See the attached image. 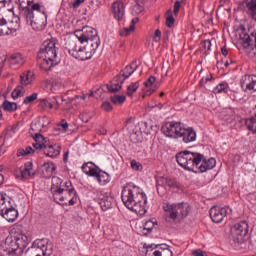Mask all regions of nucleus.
I'll list each match as a JSON object with an SVG mask.
<instances>
[{"label":"nucleus","instance_id":"nucleus-1","mask_svg":"<svg viewBox=\"0 0 256 256\" xmlns=\"http://www.w3.org/2000/svg\"><path fill=\"white\" fill-rule=\"evenodd\" d=\"M176 160L180 167L194 173H206L217 165L215 158L205 159L203 154L190 151H182L176 155Z\"/></svg>","mask_w":256,"mask_h":256},{"label":"nucleus","instance_id":"nucleus-2","mask_svg":"<svg viewBox=\"0 0 256 256\" xmlns=\"http://www.w3.org/2000/svg\"><path fill=\"white\" fill-rule=\"evenodd\" d=\"M20 3V14L26 19V23L31 25L35 31H41L43 25H45V19L47 16L45 12L41 13V5L39 3H33V0H18ZM33 11L41 13V18L35 17Z\"/></svg>","mask_w":256,"mask_h":256},{"label":"nucleus","instance_id":"nucleus-3","mask_svg":"<svg viewBox=\"0 0 256 256\" xmlns=\"http://www.w3.org/2000/svg\"><path fill=\"white\" fill-rule=\"evenodd\" d=\"M57 43L54 40H46L38 52L37 65L42 71H51V68L57 63Z\"/></svg>","mask_w":256,"mask_h":256},{"label":"nucleus","instance_id":"nucleus-4","mask_svg":"<svg viewBox=\"0 0 256 256\" xmlns=\"http://www.w3.org/2000/svg\"><path fill=\"white\" fill-rule=\"evenodd\" d=\"M65 49L68 50L69 55L79 61H87L95 55L99 47L93 46V44H86L81 46V42L77 38H67L65 42Z\"/></svg>","mask_w":256,"mask_h":256},{"label":"nucleus","instance_id":"nucleus-5","mask_svg":"<svg viewBox=\"0 0 256 256\" xmlns=\"http://www.w3.org/2000/svg\"><path fill=\"white\" fill-rule=\"evenodd\" d=\"M4 245L12 252L15 256L23 255L25 249L29 245V237L23 233H12L4 242Z\"/></svg>","mask_w":256,"mask_h":256},{"label":"nucleus","instance_id":"nucleus-6","mask_svg":"<svg viewBox=\"0 0 256 256\" xmlns=\"http://www.w3.org/2000/svg\"><path fill=\"white\" fill-rule=\"evenodd\" d=\"M69 39H77L78 43H86V45H92L94 47H99L101 45V39L97 35V30L93 27L85 26L81 30H76L74 36L69 37Z\"/></svg>","mask_w":256,"mask_h":256},{"label":"nucleus","instance_id":"nucleus-7","mask_svg":"<svg viewBox=\"0 0 256 256\" xmlns=\"http://www.w3.org/2000/svg\"><path fill=\"white\" fill-rule=\"evenodd\" d=\"M236 37L245 53L251 58L256 57V35L253 33L249 35L247 30L241 27L236 31Z\"/></svg>","mask_w":256,"mask_h":256},{"label":"nucleus","instance_id":"nucleus-8","mask_svg":"<svg viewBox=\"0 0 256 256\" xmlns=\"http://www.w3.org/2000/svg\"><path fill=\"white\" fill-rule=\"evenodd\" d=\"M163 210L165 211L169 219L175 221L178 217H181V219H185V217H188L189 213H191V205H189V203L187 202L173 204L166 203L163 205Z\"/></svg>","mask_w":256,"mask_h":256},{"label":"nucleus","instance_id":"nucleus-9","mask_svg":"<svg viewBox=\"0 0 256 256\" xmlns=\"http://www.w3.org/2000/svg\"><path fill=\"white\" fill-rule=\"evenodd\" d=\"M138 65L135 62H132L130 65H127L124 69L120 71L118 75L114 77L111 84L107 85L108 91L110 93H117L123 87L126 79H129L131 75L138 69Z\"/></svg>","mask_w":256,"mask_h":256},{"label":"nucleus","instance_id":"nucleus-10","mask_svg":"<svg viewBox=\"0 0 256 256\" xmlns=\"http://www.w3.org/2000/svg\"><path fill=\"white\" fill-rule=\"evenodd\" d=\"M53 198L59 205L73 206L77 203V191L73 186H67L60 192L55 193Z\"/></svg>","mask_w":256,"mask_h":256},{"label":"nucleus","instance_id":"nucleus-11","mask_svg":"<svg viewBox=\"0 0 256 256\" xmlns=\"http://www.w3.org/2000/svg\"><path fill=\"white\" fill-rule=\"evenodd\" d=\"M81 169L88 177H95L100 185H107L109 183V174L101 171L95 163L85 162Z\"/></svg>","mask_w":256,"mask_h":256},{"label":"nucleus","instance_id":"nucleus-12","mask_svg":"<svg viewBox=\"0 0 256 256\" xmlns=\"http://www.w3.org/2000/svg\"><path fill=\"white\" fill-rule=\"evenodd\" d=\"M141 189L133 184H126L122 190V202L125 207H133L135 199L139 197Z\"/></svg>","mask_w":256,"mask_h":256},{"label":"nucleus","instance_id":"nucleus-13","mask_svg":"<svg viewBox=\"0 0 256 256\" xmlns=\"http://www.w3.org/2000/svg\"><path fill=\"white\" fill-rule=\"evenodd\" d=\"M182 129L183 123L172 121L165 123L162 126L161 131L165 137H169L170 139H179Z\"/></svg>","mask_w":256,"mask_h":256},{"label":"nucleus","instance_id":"nucleus-14","mask_svg":"<svg viewBox=\"0 0 256 256\" xmlns=\"http://www.w3.org/2000/svg\"><path fill=\"white\" fill-rule=\"evenodd\" d=\"M231 231L233 241L235 243H243L245 237H247V233H249V224L245 221L238 222L232 227Z\"/></svg>","mask_w":256,"mask_h":256},{"label":"nucleus","instance_id":"nucleus-15","mask_svg":"<svg viewBox=\"0 0 256 256\" xmlns=\"http://www.w3.org/2000/svg\"><path fill=\"white\" fill-rule=\"evenodd\" d=\"M134 205L132 207H127L130 211H134L136 215H145L147 213V196L145 193L141 192L133 200Z\"/></svg>","mask_w":256,"mask_h":256},{"label":"nucleus","instance_id":"nucleus-16","mask_svg":"<svg viewBox=\"0 0 256 256\" xmlns=\"http://www.w3.org/2000/svg\"><path fill=\"white\" fill-rule=\"evenodd\" d=\"M227 213V207L213 206L210 209V217L213 223H221L227 217Z\"/></svg>","mask_w":256,"mask_h":256},{"label":"nucleus","instance_id":"nucleus-17","mask_svg":"<svg viewBox=\"0 0 256 256\" xmlns=\"http://www.w3.org/2000/svg\"><path fill=\"white\" fill-rule=\"evenodd\" d=\"M243 91H256V76L244 75L240 81Z\"/></svg>","mask_w":256,"mask_h":256},{"label":"nucleus","instance_id":"nucleus-18","mask_svg":"<svg viewBox=\"0 0 256 256\" xmlns=\"http://www.w3.org/2000/svg\"><path fill=\"white\" fill-rule=\"evenodd\" d=\"M20 27L21 22L19 16H13L11 20H6V25L2 26V29H4V31H8V34L6 35H11L12 33L19 31Z\"/></svg>","mask_w":256,"mask_h":256},{"label":"nucleus","instance_id":"nucleus-19","mask_svg":"<svg viewBox=\"0 0 256 256\" xmlns=\"http://www.w3.org/2000/svg\"><path fill=\"white\" fill-rule=\"evenodd\" d=\"M179 139H182L184 143H193V141L197 139V133L193 128H185V126L183 125Z\"/></svg>","mask_w":256,"mask_h":256},{"label":"nucleus","instance_id":"nucleus-20","mask_svg":"<svg viewBox=\"0 0 256 256\" xmlns=\"http://www.w3.org/2000/svg\"><path fill=\"white\" fill-rule=\"evenodd\" d=\"M67 187H71V182H63V179L57 176L52 177L51 192L53 193V196L55 195V193H59L60 191H63Z\"/></svg>","mask_w":256,"mask_h":256},{"label":"nucleus","instance_id":"nucleus-21","mask_svg":"<svg viewBox=\"0 0 256 256\" xmlns=\"http://www.w3.org/2000/svg\"><path fill=\"white\" fill-rule=\"evenodd\" d=\"M98 203L102 211H108V209H111L113 207V197H111L107 193L100 192L98 196Z\"/></svg>","mask_w":256,"mask_h":256},{"label":"nucleus","instance_id":"nucleus-22","mask_svg":"<svg viewBox=\"0 0 256 256\" xmlns=\"http://www.w3.org/2000/svg\"><path fill=\"white\" fill-rule=\"evenodd\" d=\"M112 13L114 15V19L122 21L123 17H125V4L120 0L113 2Z\"/></svg>","mask_w":256,"mask_h":256},{"label":"nucleus","instance_id":"nucleus-23","mask_svg":"<svg viewBox=\"0 0 256 256\" xmlns=\"http://www.w3.org/2000/svg\"><path fill=\"white\" fill-rule=\"evenodd\" d=\"M1 217H3V219H6L8 223H14V221H17V217H19V211H17V209H15V206H13L12 204L3 212Z\"/></svg>","mask_w":256,"mask_h":256},{"label":"nucleus","instance_id":"nucleus-24","mask_svg":"<svg viewBox=\"0 0 256 256\" xmlns=\"http://www.w3.org/2000/svg\"><path fill=\"white\" fill-rule=\"evenodd\" d=\"M41 109H59V101L57 97L43 98L39 102Z\"/></svg>","mask_w":256,"mask_h":256},{"label":"nucleus","instance_id":"nucleus-25","mask_svg":"<svg viewBox=\"0 0 256 256\" xmlns=\"http://www.w3.org/2000/svg\"><path fill=\"white\" fill-rule=\"evenodd\" d=\"M157 187L159 189V187H164L165 189H167V187H169L170 189H177L179 188V185L177 184V182H175L173 179L171 178H167L165 176H160L157 179Z\"/></svg>","mask_w":256,"mask_h":256},{"label":"nucleus","instance_id":"nucleus-26","mask_svg":"<svg viewBox=\"0 0 256 256\" xmlns=\"http://www.w3.org/2000/svg\"><path fill=\"white\" fill-rule=\"evenodd\" d=\"M36 175L35 169H33V162L28 161L24 164V169L21 170V177L24 180L33 179Z\"/></svg>","mask_w":256,"mask_h":256},{"label":"nucleus","instance_id":"nucleus-27","mask_svg":"<svg viewBox=\"0 0 256 256\" xmlns=\"http://www.w3.org/2000/svg\"><path fill=\"white\" fill-rule=\"evenodd\" d=\"M56 169L57 167L53 162L44 163L41 167L43 177H45V179L53 177V173H55Z\"/></svg>","mask_w":256,"mask_h":256},{"label":"nucleus","instance_id":"nucleus-28","mask_svg":"<svg viewBox=\"0 0 256 256\" xmlns=\"http://www.w3.org/2000/svg\"><path fill=\"white\" fill-rule=\"evenodd\" d=\"M34 141V149H47V138H45L43 135L36 133L34 135Z\"/></svg>","mask_w":256,"mask_h":256},{"label":"nucleus","instance_id":"nucleus-29","mask_svg":"<svg viewBox=\"0 0 256 256\" xmlns=\"http://www.w3.org/2000/svg\"><path fill=\"white\" fill-rule=\"evenodd\" d=\"M32 81H35V73L33 71L28 70L20 75L21 85H31Z\"/></svg>","mask_w":256,"mask_h":256},{"label":"nucleus","instance_id":"nucleus-30","mask_svg":"<svg viewBox=\"0 0 256 256\" xmlns=\"http://www.w3.org/2000/svg\"><path fill=\"white\" fill-rule=\"evenodd\" d=\"M246 13L253 21H256V0H248L246 3Z\"/></svg>","mask_w":256,"mask_h":256},{"label":"nucleus","instance_id":"nucleus-31","mask_svg":"<svg viewBox=\"0 0 256 256\" xmlns=\"http://www.w3.org/2000/svg\"><path fill=\"white\" fill-rule=\"evenodd\" d=\"M157 81V78L155 76H150L146 82H144L145 87H149L146 91V95H151L152 93H155V90L157 89V84L155 83Z\"/></svg>","mask_w":256,"mask_h":256},{"label":"nucleus","instance_id":"nucleus-32","mask_svg":"<svg viewBox=\"0 0 256 256\" xmlns=\"http://www.w3.org/2000/svg\"><path fill=\"white\" fill-rule=\"evenodd\" d=\"M12 204L11 198L0 194V215H2L8 207H11Z\"/></svg>","mask_w":256,"mask_h":256},{"label":"nucleus","instance_id":"nucleus-33","mask_svg":"<svg viewBox=\"0 0 256 256\" xmlns=\"http://www.w3.org/2000/svg\"><path fill=\"white\" fill-rule=\"evenodd\" d=\"M61 151L57 146L53 145H46V148H44V155L47 157H57Z\"/></svg>","mask_w":256,"mask_h":256},{"label":"nucleus","instance_id":"nucleus-34","mask_svg":"<svg viewBox=\"0 0 256 256\" xmlns=\"http://www.w3.org/2000/svg\"><path fill=\"white\" fill-rule=\"evenodd\" d=\"M137 23H139V18L132 19L130 26L120 31L121 37H127V35L131 34V31H135V25H137Z\"/></svg>","mask_w":256,"mask_h":256},{"label":"nucleus","instance_id":"nucleus-35","mask_svg":"<svg viewBox=\"0 0 256 256\" xmlns=\"http://www.w3.org/2000/svg\"><path fill=\"white\" fill-rule=\"evenodd\" d=\"M23 63H25V60H23V55L20 53H15L10 56V65L21 66Z\"/></svg>","mask_w":256,"mask_h":256},{"label":"nucleus","instance_id":"nucleus-36","mask_svg":"<svg viewBox=\"0 0 256 256\" xmlns=\"http://www.w3.org/2000/svg\"><path fill=\"white\" fill-rule=\"evenodd\" d=\"M245 125L248 131H252L256 135V117L246 119Z\"/></svg>","mask_w":256,"mask_h":256},{"label":"nucleus","instance_id":"nucleus-37","mask_svg":"<svg viewBox=\"0 0 256 256\" xmlns=\"http://www.w3.org/2000/svg\"><path fill=\"white\" fill-rule=\"evenodd\" d=\"M2 107L4 111H8L10 113H13V111H17V103L9 102L8 100H5L3 102Z\"/></svg>","mask_w":256,"mask_h":256},{"label":"nucleus","instance_id":"nucleus-38","mask_svg":"<svg viewBox=\"0 0 256 256\" xmlns=\"http://www.w3.org/2000/svg\"><path fill=\"white\" fill-rule=\"evenodd\" d=\"M12 99H19V97H23L25 95V87L23 86H17L13 91H12Z\"/></svg>","mask_w":256,"mask_h":256},{"label":"nucleus","instance_id":"nucleus-39","mask_svg":"<svg viewBox=\"0 0 256 256\" xmlns=\"http://www.w3.org/2000/svg\"><path fill=\"white\" fill-rule=\"evenodd\" d=\"M127 97L125 95H114L110 97L111 103L114 105H123L124 101H126Z\"/></svg>","mask_w":256,"mask_h":256},{"label":"nucleus","instance_id":"nucleus-40","mask_svg":"<svg viewBox=\"0 0 256 256\" xmlns=\"http://www.w3.org/2000/svg\"><path fill=\"white\" fill-rule=\"evenodd\" d=\"M139 89V82H132L130 85L127 86V96L133 97V93H136Z\"/></svg>","mask_w":256,"mask_h":256},{"label":"nucleus","instance_id":"nucleus-41","mask_svg":"<svg viewBox=\"0 0 256 256\" xmlns=\"http://www.w3.org/2000/svg\"><path fill=\"white\" fill-rule=\"evenodd\" d=\"M31 153H35V150L31 146H27L25 149H18L17 157H25V155H31Z\"/></svg>","mask_w":256,"mask_h":256},{"label":"nucleus","instance_id":"nucleus-42","mask_svg":"<svg viewBox=\"0 0 256 256\" xmlns=\"http://www.w3.org/2000/svg\"><path fill=\"white\" fill-rule=\"evenodd\" d=\"M228 85L225 82L218 84L214 89L213 93H227Z\"/></svg>","mask_w":256,"mask_h":256},{"label":"nucleus","instance_id":"nucleus-43","mask_svg":"<svg viewBox=\"0 0 256 256\" xmlns=\"http://www.w3.org/2000/svg\"><path fill=\"white\" fill-rule=\"evenodd\" d=\"M0 256H15L13 252L5 245V243L0 245Z\"/></svg>","mask_w":256,"mask_h":256},{"label":"nucleus","instance_id":"nucleus-44","mask_svg":"<svg viewBox=\"0 0 256 256\" xmlns=\"http://www.w3.org/2000/svg\"><path fill=\"white\" fill-rule=\"evenodd\" d=\"M37 97H39V94L37 92H34L30 96H26L24 98L23 104L29 105V103H33V101H37Z\"/></svg>","mask_w":256,"mask_h":256},{"label":"nucleus","instance_id":"nucleus-45","mask_svg":"<svg viewBox=\"0 0 256 256\" xmlns=\"http://www.w3.org/2000/svg\"><path fill=\"white\" fill-rule=\"evenodd\" d=\"M4 25H7V20L5 18H0V36L9 34V31L3 29Z\"/></svg>","mask_w":256,"mask_h":256},{"label":"nucleus","instance_id":"nucleus-46","mask_svg":"<svg viewBox=\"0 0 256 256\" xmlns=\"http://www.w3.org/2000/svg\"><path fill=\"white\" fill-rule=\"evenodd\" d=\"M153 227H155L154 221L149 220L144 224V230L148 231L149 233L150 231H153Z\"/></svg>","mask_w":256,"mask_h":256},{"label":"nucleus","instance_id":"nucleus-47","mask_svg":"<svg viewBox=\"0 0 256 256\" xmlns=\"http://www.w3.org/2000/svg\"><path fill=\"white\" fill-rule=\"evenodd\" d=\"M101 107H102L103 111H106V112L113 111V106L111 105L110 102H107V101L104 102Z\"/></svg>","mask_w":256,"mask_h":256},{"label":"nucleus","instance_id":"nucleus-48","mask_svg":"<svg viewBox=\"0 0 256 256\" xmlns=\"http://www.w3.org/2000/svg\"><path fill=\"white\" fill-rule=\"evenodd\" d=\"M88 97H93V92H90L89 94H88ZM77 99H82V101H85V99H87V94H82V95H76L75 97H74V100L75 101H77Z\"/></svg>","mask_w":256,"mask_h":256},{"label":"nucleus","instance_id":"nucleus-49","mask_svg":"<svg viewBox=\"0 0 256 256\" xmlns=\"http://www.w3.org/2000/svg\"><path fill=\"white\" fill-rule=\"evenodd\" d=\"M181 3H183V2H180L178 0H176V2L174 3V14L175 15L179 14V10L181 9Z\"/></svg>","mask_w":256,"mask_h":256},{"label":"nucleus","instance_id":"nucleus-50","mask_svg":"<svg viewBox=\"0 0 256 256\" xmlns=\"http://www.w3.org/2000/svg\"><path fill=\"white\" fill-rule=\"evenodd\" d=\"M174 23H175V18H173V16L170 15L166 18V25L168 27H173Z\"/></svg>","mask_w":256,"mask_h":256},{"label":"nucleus","instance_id":"nucleus-51","mask_svg":"<svg viewBox=\"0 0 256 256\" xmlns=\"http://www.w3.org/2000/svg\"><path fill=\"white\" fill-rule=\"evenodd\" d=\"M154 41L157 43L159 41H161V30L157 29L154 32Z\"/></svg>","mask_w":256,"mask_h":256},{"label":"nucleus","instance_id":"nucleus-52","mask_svg":"<svg viewBox=\"0 0 256 256\" xmlns=\"http://www.w3.org/2000/svg\"><path fill=\"white\" fill-rule=\"evenodd\" d=\"M131 167L134 169V171H139L141 169V164L135 160H132Z\"/></svg>","mask_w":256,"mask_h":256},{"label":"nucleus","instance_id":"nucleus-53","mask_svg":"<svg viewBox=\"0 0 256 256\" xmlns=\"http://www.w3.org/2000/svg\"><path fill=\"white\" fill-rule=\"evenodd\" d=\"M203 47L206 51H211V40H204Z\"/></svg>","mask_w":256,"mask_h":256},{"label":"nucleus","instance_id":"nucleus-54","mask_svg":"<svg viewBox=\"0 0 256 256\" xmlns=\"http://www.w3.org/2000/svg\"><path fill=\"white\" fill-rule=\"evenodd\" d=\"M162 256H173V251H171L169 248H164Z\"/></svg>","mask_w":256,"mask_h":256},{"label":"nucleus","instance_id":"nucleus-55","mask_svg":"<svg viewBox=\"0 0 256 256\" xmlns=\"http://www.w3.org/2000/svg\"><path fill=\"white\" fill-rule=\"evenodd\" d=\"M194 256H205V252H203L202 250H196L193 253Z\"/></svg>","mask_w":256,"mask_h":256},{"label":"nucleus","instance_id":"nucleus-56","mask_svg":"<svg viewBox=\"0 0 256 256\" xmlns=\"http://www.w3.org/2000/svg\"><path fill=\"white\" fill-rule=\"evenodd\" d=\"M222 63H224L225 67H229L230 63H233L232 60H230V62L228 60L224 61L221 60V62H218V65H222Z\"/></svg>","mask_w":256,"mask_h":256},{"label":"nucleus","instance_id":"nucleus-57","mask_svg":"<svg viewBox=\"0 0 256 256\" xmlns=\"http://www.w3.org/2000/svg\"><path fill=\"white\" fill-rule=\"evenodd\" d=\"M81 3H85V0H76L73 3V7L77 8V7H79V5H81Z\"/></svg>","mask_w":256,"mask_h":256},{"label":"nucleus","instance_id":"nucleus-58","mask_svg":"<svg viewBox=\"0 0 256 256\" xmlns=\"http://www.w3.org/2000/svg\"><path fill=\"white\" fill-rule=\"evenodd\" d=\"M221 53H222V55H224V57H227V55H229V50H227L226 47H222Z\"/></svg>","mask_w":256,"mask_h":256},{"label":"nucleus","instance_id":"nucleus-59","mask_svg":"<svg viewBox=\"0 0 256 256\" xmlns=\"http://www.w3.org/2000/svg\"><path fill=\"white\" fill-rule=\"evenodd\" d=\"M62 129H64V131H67V129H69V124L65 121L62 122L61 124Z\"/></svg>","mask_w":256,"mask_h":256},{"label":"nucleus","instance_id":"nucleus-60","mask_svg":"<svg viewBox=\"0 0 256 256\" xmlns=\"http://www.w3.org/2000/svg\"><path fill=\"white\" fill-rule=\"evenodd\" d=\"M68 160H69V151L65 152L63 157L64 163H67Z\"/></svg>","mask_w":256,"mask_h":256},{"label":"nucleus","instance_id":"nucleus-61","mask_svg":"<svg viewBox=\"0 0 256 256\" xmlns=\"http://www.w3.org/2000/svg\"><path fill=\"white\" fill-rule=\"evenodd\" d=\"M5 3H7V1H5V0L0 1V11H1V9H3V11H5V9H7V8H5Z\"/></svg>","mask_w":256,"mask_h":256},{"label":"nucleus","instance_id":"nucleus-62","mask_svg":"<svg viewBox=\"0 0 256 256\" xmlns=\"http://www.w3.org/2000/svg\"><path fill=\"white\" fill-rule=\"evenodd\" d=\"M153 255H154V256H163V253H162L161 251H159V250H155V251L153 252Z\"/></svg>","mask_w":256,"mask_h":256},{"label":"nucleus","instance_id":"nucleus-63","mask_svg":"<svg viewBox=\"0 0 256 256\" xmlns=\"http://www.w3.org/2000/svg\"><path fill=\"white\" fill-rule=\"evenodd\" d=\"M42 121H43L42 127H47V125H49V122H46V124H45V121H47V117H44V118L42 119Z\"/></svg>","mask_w":256,"mask_h":256},{"label":"nucleus","instance_id":"nucleus-64","mask_svg":"<svg viewBox=\"0 0 256 256\" xmlns=\"http://www.w3.org/2000/svg\"><path fill=\"white\" fill-rule=\"evenodd\" d=\"M4 181H5V177L3 176V174H0V185L4 183Z\"/></svg>","mask_w":256,"mask_h":256}]
</instances>
